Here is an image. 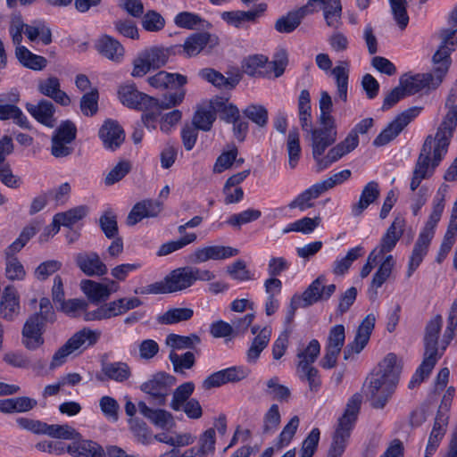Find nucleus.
Masks as SVG:
<instances>
[{"label":"nucleus","instance_id":"obj_1","mask_svg":"<svg viewBox=\"0 0 457 457\" xmlns=\"http://www.w3.org/2000/svg\"><path fill=\"white\" fill-rule=\"evenodd\" d=\"M457 95L451 92L446 99L448 109L443 121L437 129L435 138L428 136L415 162L410 184L411 191H415L421 181L429 179L447 153L450 139L457 125Z\"/></svg>","mask_w":457,"mask_h":457},{"label":"nucleus","instance_id":"obj_2","mask_svg":"<svg viewBox=\"0 0 457 457\" xmlns=\"http://www.w3.org/2000/svg\"><path fill=\"white\" fill-rule=\"evenodd\" d=\"M337 138V126L335 127V137L330 141H327L324 136H312L311 146L312 157L316 162L317 171L328 169L334 162L353 151L359 145V136H356L355 132H349L343 141L331 147L327 154H324L326 149L332 145Z\"/></svg>","mask_w":457,"mask_h":457},{"label":"nucleus","instance_id":"obj_3","mask_svg":"<svg viewBox=\"0 0 457 457\" xmlns=\"http://www.w3.org/2000/svg\"><path fill=\"white\" fill-rule=\"evenodd\" d=\"M445 209V198L440 196L436 198L433 210L426 222L423 229L419 235V237L414 245L411 254L410 256L408 270L406 272L407 278H411L413 272L422 262L424 257L427 255L429 245L435 235V228L439 222L442 213Z\"/></svg>","mask_w":457,"mask_h":457},{"label":"nucleus","instance_id":"obj_4","mask_svg":"<svg viewBox=\"0 0 457 457\" xmlns=\"http://www.w3.org/2000/svg\"><path fill=\"white\" fill-rule=\"evenodd\" d=\"M362 403V395L355 393L347 401L343 415L338 419L329 450L332 457H339L345 452L351 432L357 421Z\"/></svg>","mask_w":457,"mask_h":457},{"label":"nucleus","instance_id":"obj_5","mask_svg":"<svg viewBox=\"0 0 457 457\" xmlns=\"http://www.w3.org/2000/svg\"><path fill=\"white\" fill-rule=\"evenodd\" d=\"M398 373H370L363 383L362 391L375 409H383L391 397Z\"/></svg>","mask_w":457,"mask_h":457},{"label":"nucleus","instance_id":"obj_6","mask_svg":"<svg viewBox=\"0 0 457 457\" xmlns=\"http://www.w3.org/2000/svg\"><path fill=\"white\" fill-rule=\"evenodd\" d=\"M191 266L173 270L162 280L154 282L142 288L135 289V294L161 295L185 290L193 286Z\"/></svg>","mask_w":457,"mask_h":457},{"label":"nucleus","instance_id":"obj_7","mask_svg":"<svg viewBox=\"0 0 457 457\" xmlns=\"http://www.w3.org/2000/svg\"><path fill=\"white\" fill-rule=\"evenodd\" d=\"M100 331L84 328L76 332L53 355L50 369L54 370L68 361V358L77 355L87 347L95 345L100 337Z\"/></svg>","mask_w":457,"mask_h":457},{"label":"nucleus","instance_id":"obj_8","mask_svg":"<svg viewBox=\"0 0 457 457\" xmlns=\"http://www.w3.org/2000/svg\"><path fill=\"white\" fill-rule=\"evenodd\" d=\"M440 37L442 43L433 55L435 84H441L443 78L449 69L451 63L450 54L457 45V28L443 29Z\"/></svg>","mask_w":457,"mask_h":457},{"label":"nucleus","instance_id":"obj_9","mask_svg":"<svg viewBox=\"0 0 457 457\" xmlns=\"http://www.w3.org/2000/svg\"><path fill=\"white\" fill-rule=\"evenodd\" d=\"M219 44V38L209 32H196L186 38L183 44L174 45L173 50L177 55L191 58L199 54L206 48L212 50Z\"/></svg>","mask_w":457,"mask_h":457},{"label":"nucleus","instance_id":"obj_10","mask_svg":"<svg viewBox=\"0 0 457 457\" xmlns=\"http://www.w3.org/2000/svg\"><path fill=\"white\" fill-rule=\"evenodd\" d=\"M421 108L411 107L399 114L388 126L383 129L374 139L375 146H383L394 140L403 129L420 112Z\"/></svg>","mask_w":457,"mask_h":457},{"label":"nucleus","instance_id":"obj_11","mask_svg":"<svg viewBox=\"0 0 457 457\" xmlns=\"http://www.w3.org/2000/svg\"><path fill=\"white\" fill-rule=\"evenodd\" d=\"M376 318L370 313L368 314L358 326L353 341L348 343L343 350L344 359L345 361L354 359L355 354H359L368 345L370 335L375 327Z\"/></svg>","mask_w":457,"mask_h":457},{"label":"nucleus","instance_id":"obj_12","mask_svg":"<svg viewBox=\"0 0 457 457\" xmlns=\"http://www.w3.org/2000/svg\"><path fill=\"white\" fill-rule=\"evenodd\" d=\"M327 278L324 275H320L314 279L308 287L299 296L300 308H307L318 302L327 301L336 292L335 284L325 286Z\"/></svg>","mask_w":457,"mask_h":457},{"label":"nucleus","instance_id":"obj_13","mask_svg":"<svg viewBox=\"0 0 457 457\" xmlns=\"http://www.w3.org/2000/svg\"><path fill=\"white\" fill-rule=\"evenodd\" d=\"M320 114L319 117L320 128L312 131V136H324L327 141L335 137L336 120L331 115L333 102L330 95L327 91H321L319 101Z\"/></svg>","mask_w":457,"mask_h":457},{"label":"nucleus","instance_id":"obj_14","mask_svg":"<svg viewBox=\"0 0 457 457\" xmlns=\"http://www.w3.org/2000/svg\"><path fill=\"white\" fill-rule=\"evenodd\" d=\"M118 96L123 105L139 111L147 110L157 104V99L138 91L133 83L120 86Z\"/></svg>","mask_w":457,"mask_h":457},{"label":"nucleus","instance_id":"obj_15","mask_svg":"<svg viewBox=\"0 0 457 457\" xmlns=\"http://www.w3.org/2000/svg\"><path fill=\"white\" fill-rule=\"evenodd\" d=\"M238 249L231 246L211 245L196 248L188 255V262L194 264L203 263L210 260H224L237 255Z\"/></svg>","mask_w":457,"mask_h":457},{"label":"nucleus","instance_id":"obj_16","mask_svg":"<svg viewBox=\"0 0 457 457\" xmlns=\"http://www.w3.org/2000/svg\"><path fill=\"white\" fill-rule=\"evenodd\" d=\"M176 379L168 373H156L152 379L141 385V390L162 403Z\"/></svg>","mask_w":457,"mask_h":457},{"label":"nucleus","instance_id":"obj_17","mask_svg":"<svg viewBox=\"0 0 457 457\" xmlns=\"http://www.w3.org/2000/svg\"><path fill=\"white\" fill-rule=\"evenodd\" d=\"M266 10L267 4L265 3H261L249 11L223 12L221 13V19L228 25L237 29H245L246 28V23H256L257 20L265 12Z\"/></svg>","mask_w":457,"mask_h":457},{"label":"nucleus","instance_id":"obj_18","mask_svg":"<svg viewBox=\"0 0 457 457\" xmlns=\"http://www.w3.org/2000/svg\"><path fill=\"white\" fill-rule=\"evenodd\" d=\"M404 227V219L396 217L382 237L379 245L372 252L381 259L384 258L386 253H390L395 247L403 234Z\"/></svg>","mask_w":457,"mask_h":457},{"label":"nucleus","instance_id":"obj_19","mask_svg":"<svg viewBox=\"0 0 457 457\" xmlns=\"http://www.w3.org/2000/svg\"><path fill=\"white\" fill-rule=\"evenodd\" d=\"M99 137L104 148L115 151L125 140V132L121 126L113 120H106L99 129Z\"/></svg>","mask_w":457,"mask_h":457},{"label":"nucleus","instance_id":"obj_20","mask_svg":"<svg viewBox=\"0 0 457 457\" xmlns=\"http://www.w3.org/2000/svg\"><path fill=\"white\" fill-rule=\"evenodd\" d=\"M436 77L432 73H419L413 76L404 75L400 79V85L407 96H411L423 89L437 87L440 84H435Z\"/></svg>","mask_w":457,"mask_h":457},{"label":"nucleus","instance_id":"obj_21","mask_svg":"<svg viewBox=\"0 0 457 457\" xmlns=\"http://www.w3.org/2000/svg\"><path fill=\"white\" fill-rule=\"evenodd\" d=\"M77 266L87 276H104L107 273V266L96 252L79 253L75 257Z\"/></svg>","mask_w":457,"mask_h":457},{"label":"nucleus","instance_id":"obj_22","mask_svg":"<svg viewBox=\"0 0 457 457\" xmlns=\"http://www.w3.org/2000/svg\"><path fill=\"white\" fill-rule=\"evenodd\" d=\"M37 91L62 106H68L71 104L70 96L61 89L60 79L55 76L51 75L40 79L37 83Z\"/></svg>","mask_w":457,"mask_h":457},{"label":"nucleus","instance_id":"obj_23","mask_svg":"<svg viewBox=\"0 0 457 457\" xmlns=\"http://www.w3.org/2000/svg\"><path fill=\"white\" fill-rule=\"evenodd\" d=\"M20 295L16 288L7 286L0 300V315L6 320H13L20 313Z\"/></svg>","mask_w":457,"mask_h":457},{"label":"nucleus","instance_id":"obj_24","mask_svg":"<svg viewBox=\"0 0 457 457\" xmlns=\"http://www.w3.org/2000/svg\"><path fill=\"white\" fill-rule=\"evenodd\" d=\"M40 319L38 316L32 315L24 324L22 329L23 344L28 349L35 350L44 342L42 329L45 324L40 321Z\"/></svg>","mask_w":457,"mask_h":457},{"label":"nucleus","instance_id":"obj_25","mask_svg":"<svg viewBox=\"0 0 457 457\" xmlns=\"http://www.w3.org/2000/svg\"><path fill=\"white\" fill-rule=\"evenodd\" d=\"M162 211V204L154 200H144L136 204L127 218V224L133 226L144 218L155 217Z\"/></svg>","mask_w":457,"mask_h":457},{"label":"nucleus","instance_id":"obj_26","mask_svg":"<svg viewBox=\"0 0 457 457\" xmlns=\"http://www.w3.org/2000/svg\"><path fill=\"white\" fill-rule=\"evenodd\" d=\"M27 111L41 124L53 128L56 120L54 118L55 107L52 102L42 99L37 104H27Z\"/></svg>","mask_w":457,"mask_h":457},{"label":"nucleus","instance_id":"obj_27","mask_svg":"<svg viewBox=\"0 0 457 457\" xmlns=\"http://www.w3.org/2000/svg\"><path fill=\"white\" fill-rule=\"evenodd\" d=\"M149 85L156 89L177 88L187 83L186 76L179 73H170L165 71H158L147 79Z\"/></svg>","mask_w":457,"mask_h":457},{"label":"nucleus","instance_id":"obj_28","mask_svg":"<svg viewBox=\"0 0 457 457\" xmlns=\"http://www.w3.org/2000/svg\"><path fill=\"white\" fill-rule=\"evenodd\" d=\"M320 353V344L317 339H312L303 349H299L296 354L297 368L301 371H317L312 364Z\"/></svg>","mask_w":457,"mask_h":457},{"label":"nucleus","instance_id":"obj_29","mask_svg":"<svg viewBox=\"0 0 457 457\" xmlns=\"http://www.w3.org/2000/svg\"><path fill=\"white\" fill-rule=\"evenodd\" d=\"M137 406L140 413L148 419L154 426L162 429H169L174 425L172 415L167 411L152 409L144 402H139Z\"/></svg>","mask_w":457,"mask_h":457},{"label":"nucleus","instance_id":"obj_30","mask_svg":"<svg viewBox=\"0 0 457 457\" xmlns=\"http://www.w3.org/2000/svg\"><path fill=\"white\" fill-rule=\"evenodd\" d=\"M210 108L215 115L226 123H231L240 116L238 108L229 102L228 98L216 96L210 101Z\"/></svg>","mask_w":457,"mask_h":457},{"label":"nucleus","instance_id":"obj_31","mask_svg":"<svg viewBox=\"0 0 457 457\" xmlns=\"http://www.w3.org/2000/svg\"><path fill=\"white\" fill-rule=\"evenodd\" d=\"M67 452L73 457H106L103 447L92 440L73 442L67 447Z\"/></svg>","mask_w":457,"mask_h":457},{"label":"nucleus","instance_id":"obj_32","mask_svg":"<svg viewBox=\"0 0 457 457\" xmlns=\"http://www.w3.org/2000/svg\"><path fill=\"white\" fill-rule=\"evenodd\" d=\"M87 210L85 206H77L63 212H58L54 216L52 226L54 234H57L60 227H71L87 215Z\"/></svg>","mask_w":457,"mask_h":457},{"label":"nucleus","instance_id":"obj_33","mask_svg":"<svg viewBox=\"0 0 457 457\" xmlns=\"http://www.w3.org/2000/svg\"><path fill=\"white\" fill-rule=\"evenodd\" d=\"M395 265V261L393 255L389 254L384 258L380 265L378 266V270L373 275L370 287L369 289V293L370 294V298L375 299L378 295V288L381 287L382 285L390 277L392 270Z\"/></svg>","mask_w":457,"mask_h":457},{"label":"nucleus","instance_id":"obj_34","mask_svg":"<svg viewBox=\"0 0 457 457\" xmlns=\"http://www.w3.org/2000/svg\"><path fill=\"white\" fill-rule=\"evenodd\" d=\"M96 47L102 55L113 62H120L124 55V48L121 44L108 35L101 37Z\"/></svg>","mask_w":457,"mask_h":457},{"label":"nucleus","instance_id":"obj_35","mask_svg":"<svg viewBox=\"0 0 457 457\" xmlns=\"http://www.w3.org/2000/svg\"><path fill=\"white\" fill-rule=\"evenodd\" d=\"M380 195L378 183L370 181L363 187L359 201L352 207V212L354 216L361 215L372 203Z\"/></svg>","mask_w":457,"mask_h":457},{"label":"nucleus","instance_id":"obj_36","mask_svg":"<svg viewBox=\"0 0 457 457\" xmlns=\"http://www.w3.org/2000/svg\"><path fill=\"white\" fill-rule=\"evenodd\" d=\"M15 56L22 66L33 71H42L47 65L44 56L33 54L24 46L15 48Z\"/></svg>","mask_w":457,"mask_h":457},{"label":"nucleus","instance_id":"obj_37","mask_svg":"<svg viewBox=\"0 0 457 457\" xmlns=\"http://www.w3.org/2000/svg\"><path fill=\"white\" fill-rule=\"evenodd\" d=\"M306 15H308L306 8L301 7L296 11L289 12L276 21L275 29L279 33H291L301 24Z\"/></svg>","mask_w":457,"mask_h":457},{"label":"nucleus","instance_id":"obj_38","mask_svg":"<svg viewBox=\"0 0 457 457\" xmlns=\"http://www.w3.org/2000/svg\"><path fill=\"white\" fill-rule=\"evenodd\" d=\"M24 33L31 42L39 39L45 46H48L53 41L51 29L41 20H35L31 24H27Z\"/></svg>","mask_w":457,"mask_h":457},{"label":"nucleus","instance_id":"obj_39","mask_svg":"<svg viewBox=\"0 0 457 457\" xmlns=\"http://www.w3.org/2000/svg\"><path fill=\"white\" fill-rule=\"evenodd\" d=\"M143 54L154 70L164 66L170 56L177 55L175 50H173V46L166 48L154 46L149 49H145L143 51Z\"/></svg>","mask_w":457,"mask_h":457},{"label":"nucleus","instance_id":"obj_40","mask_svg":"<svg viewBox=\"0 0 457 457\" xmlns=\"http://www.w3.org/2000/svg\"><path fill=\"white\" fill-rule=\"evenodd\" d=\"M323 192L316 183L309 188L299 194L293 201L288 204L290 209L298 208L300 211H305L312 208L314 204L313 200L317 199Z\"/></svg>","mask_w":457,"mask_h":457},{"label":"nucleus","instance_id":"obj_41","mask_svg":"<svg viewBox=\"0 0 457 457\" xmlns=\"http://www.w3.org/2000/svg\"><path fill=\"white\" fill-rule=\"evenodd\" d=\"M268 58L262 54H256L246 58L243 63V71L251 77H264L268 73Z\"/></svg>","mask_w":457,"mask_h":457},{"label":"nucleus","instance_id":"obj_42","mask_svg":"<svg viewBox=\"0 0 457 457\" xmlns=\"http://www.w3.org/2000/svg\"><path fill=\"white\" fill-rule=\"evenodd\" d=\"M81 289L93 303L108 300V291L104 284L85 279L81 281Z\"/></svg>","mask_w":457,"mask_h":457},{"label":"nucleus","instance_id":"obj_43","mask_svg":"<svg viewBox=\"0 0 457 457\" xmlns=\"http://www.w3.org/2000/svg\"><path fill=\"white\" fill-rule=\"evenodd\" d=\"M271 337V328L266 326L262 328L260 333L253 339L250 348L247 351V359L249 361H255L261 353L267 347Z\"/></svg>","mask_w":457,"mask_h":457},{"label":"nucleus","instance_id":"obj_44","mask_svg":"<svg viewBox=\"0 0 457 457\" xmlns=\"http://www.w3.org/2000/svg\"><path fill=\"white\" fill-rule=\"evenodd\" d=\"M198 75L203 79L212 83L219 88L231 89L234 88L237 83V80L226 78L220 71L212 68L200 70Z\"/></svg>","mask_w":457,"mask_h":457},{"label":"nucleus","instance_id":"obj_45","mask_svg":"<svg viewBox=\"0 0 457 457\" xmlns=\"http://www.w3.org/2000/svg\"><path fill=\"white\" fill-rule=\"evenodd\" d=\"M364 254V248L361 245L351 248L345 256L337 259L334 262L333 264V273L337 276H342L345 274L353 262L356 261L358 258L361 257Z\"/></svg>","mask_w":457,"mask_h":457},{"label":"nucleus","instance_id":"obj_46","mask_svg":"<svg viewBox=\"0 0 457 457\" xmlns=\"http://www.w3.org/2000/svg\"><path fill=\"white\" fill-rule=\"evenodd\" d=\"M174 22L179 28L187 29H198L210 26V23L203 20L198 14L189 12H182L177 14Z\"/></svg>","mask_w":457,"mask_h":457},{"label":"nucleus","instance_id":"obj_47","mask_svg":"<svg viewBox=\"0 0 457 457\" xmlns=\"http://www.w3.org/2000/svg\"><path fill=\"white\" fill-rule=\"evenodd\" d=\"M194 315L191 308H171L158 317V322L164 325L189 320Z\"/></svg>","mask_w":457,"mask_h":457},{"label":"nucleus","instance_id":"obj_48","mask_svg":"<svg viewBox=\"0 0 457 457\" xmlns=\"http://www.w3.org/2000/svg\"><path fill=\"white\" fill-rule=\"evenodd\" d=\"M216 120V115L212 109H206L204 107L198 108L192 119V126L196 129L203 131L211 130L213 122Z\"/></svg>","mask_w":457,"mask_h":457},{"label":"nucleus","instance_id":"obj_49","mask_svg":"<svg viewBox=\"0 0 457 457\" xmlns=\"http://www.w3.org/2000/svg\"><path fill=\"white\" fill-rule=\"evenodd\" d=\"M344 66H336L331 73L336 79L338 98L345 103L347 101L349 70L348 63L344 62Z\"/></svg>","mask_w":457,"mask_h":457},{"label":"nucleus","instance_id":"obj_50","mask_svg":"<svg viewBox=\"0 0 457 457\" xmlns=\"http://www.w3.org/2000/svg\"><path fill=\"white\" fill-rule=\"evenodd\" d=\"M322 8L327 25L337 29L341 24L342 5L340 0H328Z\"/></svg>","mask_w":457,"mask_h":457},{"label":"nucleus","instance_id":"obj_51","mask_svg":"<svg viewBox=\"0 0 457 457\" xmlns=\"http://www.w3.org/2000/svg\"><path fill=\"white\" fill-rule=\"evenodd\" d=\"M245 378L244 373H212L204 382L205 389L220 386L228 382H237Z\"/></svg>","mask_w":457,"mask_h":457},{"label":"nucleus","instance_id":"obj_52","mask_svg":"<svg viewBox=\"0 0 457 457\" xmlns=\"http://www.w3.org/2000/svg\"><path fill=\"white\" fill-rule=\"evenodd\" d=\"M287 149L288 152V163L291 168H295L298 162L301 154V146L299 141V132L296 128L291 129L287 136Z\"/></svg>","mask_w":457,"mask_h":457},{"label":"nucleus","instance_id":"obj_53","mask_svg":"<svg viewBox=\"0 0 457 457\" xmlns=\"http://www.w3.org/2000/svg\"><path fill=\"white\" fill-rule=\"evenodd\" d=\"M44 435H48L54 438H60V439H75L79 436V432L72 427H71L68 424L63 425H47L46 423V428L44 431Z\"/></svg>","mask_w":457,"mask_h":457},{"label":"nucleus","instance_id":"obj_54","mask_svg":"<svg viewBox=\"0 0 457 457\" xmlns=\"http://www.w3.org/2000/svg\"><path fill=\"white\" fill-rule=\"evenodd\" d=\"M442 323L443 319L440 315H436L428 323L424 337L425 347H438V335Z\"/></svg>","mask_w":457,"mask_h":457},{"label":"nucleus","instance_id":"obj_55","mask_svg":"<svg viewBox=\"0 0 457 457\" xmlns=\"http://www.w3.org/2000/svg\"><path fill=\"white\" fill-rule=\"evenodd\" d=\"M99 226L104 236L109 238H114L118 236L119 228L117 217L112 211H105L99 219Z\"/></svg>","mask_w":457,"mask_h":457},{"label":"nucleus","instance_id":"obj_56","mask_svg":"<svg viewBox=\"0 0 457 457\" xmlns=\"http://www.w3.org/2000/svg\"><path fill=\"white\" fill-rule=\"evenodd\" d=\"M5 277L12 281L23 280L26 277V270L22 263L16 256L5 257Z\"/></svg>","mask_w":457,"mask_h":457},{"label":"nucleus","instance_id":"obj_57","mask_svg":"<svg viewBox=\"0 0 457 457\" xmlns=\"http://www.w3.org/2000/svg\"><path fill=\"white\" fill-rule=\"evenodd\" d=\"M243 114L261 128L268 123V111L263 105L250 104L243 110Z\"/></svg>","mask_w":457,"mask_h":457},{"label":"nucleus","instance_id":"obj_58","mask_svg":"<svg viewBox=\"0 0 457 457\" xmlns=\"http://www.w3.org/2000/svg\"><path fill=\"white\" fill-rule=\"evenodd\" d=\"M26 29L27 24L24 23L21 14L20 12L12 14L9 32L12 41L16 47L21 46L22 32Z\"/></svg>","mask_w":457,"mask_h":457},{"label":"nucleus","instance_id":"obj_59","mask_svg":"<svg viewBox=\"0 0 457 457\" xmlns=\"http://www.w3.org/2000/svg\"><path fill=\"white\" fill-rule=\"evenodd\" d=\"M199 343L200 337L195 334H191L190 336L170 334L166 337V344L169 346L176 349L191 348Z\"/></svg>","mask_w":457,"mask_h":457},{"label":"nucleus","instance_id":"obj_60","mask_svg":"<svg viewBox=\"0 0 457 457\" xmlns=\"http://www.w3.org/2000/svg\"><path fill=\"white\" fill-rule=\"evenodd\" d=\"M262 215V212L256 209H247L239 213L231 215L227 220V224L234 227L240 228L242 225L257 220Z\"/></svg>","mask_w":457,"mask_h":457},{"label":"nucleus","instance_id":"obj_61","mask_svg":"<svg viewBox=\"0 0 457 457\" xmlns=\"http://www.w3.org/2000/svg\"><path fill=\"white\" fill-rule=\"evenodd\" d=\"M345 342V328L342 324L330 328L325 341V346L343 350Z\"/></svg>","mask_w":457,"mask_h":457},{"label":"nucleus","instance_id":"obj_62","mask_svg":"<svg viewBox=\"0 0 457 457\" xmlns=\"http://www.w3.org/2000/svg\"><path fill=\"white\" fill-rule=\"evenodd\" d=\"M195 386L191 382L180 385L173 393L171 407L175 411H180L183 403L189 400L190 395L194 392Z\"/></svg>","mask_w":457,"mask_h":457},{"label":"nucleus","instance_id":"obj_63","mask_svg":"<svg viewBox=\"0 0 457 457\" xmlns=\"http://www.w3.org/2000/svg\"><path fill=\"white\" fill-rule=\"evenodd\" d=\"M394 18L401 29H404L409 23L406 11V0H389Z\"/></svg>","mask_w":457,"mask_h":457},{"label":"nucleus","instance_id":"obj_64","mask_svg":"<svg viewBox=\"0 0 457 457\" xmlns=\"http://www.w3.org/2000/svg\"><path fill=\"white\" fill-rule=\"evenodd\" d=\"M320 432L319 428H314L312 429L303 442L298 457H312L320 441Z\"/></svg>","mask_w":457,"mask_h":457}]
</instances>
